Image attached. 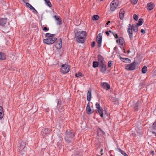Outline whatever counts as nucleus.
<instances>
[{
    "instance_id": "a18cd8bd",
    "label": "nucleus",
    "mask_w": 156,
    "mask_h": 156,
    "mask_svg": "<svg viewBox=\"0 0 156 156\" xmlns=\"http://www.w3.org/2000/svg\"><path fill=\"white\" fill-rule=\"evenodd\" d=\"M91 46L92 48H93L94 47V46H95V41H93L92 44H91Z\"/></svg>"
},
{
    "instance_id": "39448f33",
    "label": "nucleus",
    "mask_w": 156,
    "mask_h": 156,
    "mask_svg": "<svg viewBox=\"0 0 156 156\" xmlns=\"http://www.w3.org/2000/svg\"><path fill=\"white\" fill-rule=\"evenodd\" d=\"M57 40L56 37H51L43 39V41L44 43L47 44H50L54 43Z\"/></svg>"
},
{
    "instance_id": "13d9d810",
    "label": "nucleus",
    "mask_w": 156,
    "mask_h": 156,
    "mask_svg": "<svg viewBox=\"0 0 156 156\" xmlns=\"http://www.w3.org/2000/svg\"><path fill=\"white\" fill-rule=\"evenodd\" d=\"M101 154L102 155L103 154V153H101Z\"/></svg>"
},
{
    "instance_id": "6e6552de",
    "label": "nucleus",
    "mask_w": 156,
    "mask_h": 156,
    "mask_svg": "<svg viewBox=\"0 0 156 156\" xmlns=\"http://www.w3.org/2000/svg\"><path fill=\"white\" fill-rule=\"evenodd\" d=\"M102 40V36L101 34H99L97 38V42L98 44V47H100Z\"/></svg>"
},
{
    "instance_id": "5701e85b",
    "label": "nucleus",
    "mask_w": 156,
    "mask_h": 156,
    "mask_svg": "<svg viewBox=\"0 0 156 156\" xmlns=\"http://www.w3.org/2000/svg\"><path fill=\"white\" fill-rule=\"evenodd\" d=\"M111 100L116 105H118L119 104V101L117 98H114L113 97L111 98Z\"/></svg>"
},
{
    "instance_id": "8fccbe9b",
    "label": "nucleus",
    "mask_w": 156,
    "mask_h": 156,
    "mask_svg": "<svg viewBox=\"0 0 156 156\" xmlns=\"http://www.w3.org/2000/svg\"><path fill=\"white\" fill-rule=\"evenodd\" d=\"M105 33H106V34L108 36H109V32H108V31H106V32H105Z\"/></svg>"
},
{
    "instance_id": "58836bf2",
    "label": "nucleus",
    "mask_w": 156,
    "mask_h": 156,
    "mask_svg": "<svg viewBox=\"0 0 156 156\" xmlns=\"http://www.w3.org/2000/svg\"><path fill=\"white\" fill-rule=\"evenodd\" d=\"M82 75V73H76L75 74V76L76 77H79Z\"/></svg>"
},
{
    "instance_id": "473e14b6",
    "label": "nucleus",
    "mask_w": 156,
    "mask_h": 156,
    "mask_svg": "<svg viewBox=\"0 0 156 156\" xmlns=\"http://www.w3.org/2000/svg\"><path fill=\"white\" fill-rule=\"evenodd\" d=\"M131 2L133 4L135 5L136 4L138 1V0H130Z\"/></svg>"
},
{
    "instance_id": "e433bc0d",
    "label": "nucleus",
    "mask_w": 156,
    "mask_h": 156,
    "mask_svg": "<svg viewBox=\"0 0 156 156\" xmlns=\"http://www.w3.org/2000/svg\"><path fill=\"white\" fill-rule=\"evenodd\" d=\"M112 61H110L108 63V67H111L112 65Z\"/></svg>"
},
{
    "instance_id": "6e6d98bb",
    "label": "nucleus",
    "mask_w": 156,
    "mask_h": 156,
    "mask_svg": "<svg viewBox=\"0 0 156 156\" xmlns=\"http://www.w3.org/2000/svg\"><path fill=\"white\" fill-rule=\"evenodd\" d=\"M103 151V149H101V152Z\"/></svg>"
},
{
    "instance_id": "1a4fd4ad",
    "label": "nucleus",
    "mask_w": 156,
    "mask_h": 156,
    "mask_svg": "<svg viewBox=\"0 0 156 156\" xmlns=\"http://www.w3.org/2000/svg\"><path fill=\"white\" fill-rule=\"evenodd\" d=\"M96 108L98 109L97 111L101 117H103L104 113L103 111H102L100 108V106L99 104L96 103L95 104Z\"/></svg>"
},
{
    "instance_id": "c85d7f7f",
    "label": "nucleus",
    "mask_w": 156,
    "mask_h": 156,
    "mask_svg": "<svg viewBox=\"0 0 156 156\" xmlns=\"http://www.w3.org/2000/svg\"><path fill=\"white\" fill-rule=\"evenodd\" d=\"M46 2V4L49 7H51V2H50L49 0H44Z\"/></svg>"
},
{
    "instance_id": "4d7b16f0",
    "label": "nucleus",
    "mask_w": 156,
    "mask_h": 156,
    "mask_svg": "<svg viewBox=\"0 0 156 156\" xmlns=\"http://www.w3.org/2000/svg\"><path fill=\"white\" fill-rule=\"evenodd\" d=\"M23 1L24 2H25V1L24 0H23Z\"/></svg>"
},
{
    "instance_id": "0eeeda50",
    "label": "nucleus",
    "mask_w": 156,
    "mask_h": 156,
    "mask_svg": "<svg viewBox=\"0 0 156 156\" xmlns=\"http://www.w3.org/2000/svg\"><path fill=\"white\" fill-rule=\"evenodd\" d=\"M136 65V63L135 62L128 64L126 66V69L128 70H133L135 68Z\"/></svg>"
},
{
    "instance_id": "5fc2aeb1",
    "label": "nucleus",
    "mask_w": 156,
    "mask_h": 156,
    "mask_svg": "<svg viewBox=\"0 0 156 156\" xmlns=\"http://www.w3.org/2000/svg\"><path fill=\"white\" fill-rule=\"evenodd\" d=\"M152 133H153V134H156L155 132H152Z\"/></svg>"
},
{
    "instance_id": "864d4df0",
    "label": "nucleus",
    "mask_w": 156,
    "mask_h": 156,
    "mask_svg": "<svg viewBox=\"0 0 156 156\" xmlns=\"http://www.w3.org/2000/svg\"><path fill=\"white\" fill-rule=\"evenodd\" d=\"M110 23V21H108L107 23H106V25H108Z\"/></svg>"
},
{
    "instance_id": "c756f323",
    "label": "nucleus",
    "mask_w": 156,
    "mask_h": 156,
    "mask_svg": "<svg viewBox=\"0 0 156 156\" xmlns=\"http://www.w3.org/2000/svg\"><path fill=\"white\" fill-rule=\"evenodd\" d=\"M143 23V20L142 19H140L139 20L138 23L136 25L138 26H140L142 25Z\"/></svg>"
},
{
    "instance_id": "3c124183",
    "label": "nucleus",
    "mask_w": 156,
    "mask_h": 156,
    "mask_svg": "<svg viewBox=\"0 0 156 156\" xmlns=\"http://www.w3.org/2000/svg\"><path fill=\"white\" fill-rule=\"evenodd\" d=\"M109 32V33H112L113 35L114 34L115 32L112 31L111 30H109L108 31Z\"/></svg>"
},
{
    "instance_id": "bb28decb",
    "label": "nucleus",
    "mask_w": 156,
    "mask_h": 156,
    "mask_svg": "<svg viewBox=\"0 0 156 156\" xmlns=\"http://www.w3.org/2000/svg\"><path fill=\"white\" fill-rule=\"evenodd\" d=\"M98 62L94 61L93 62V67L95 68L97 67L98 66Z\"/></svg>"
},
{
    "instance_id": "412c9836",
    "label": "nucleus",
    "mask_w": 156,
    "mask_h": 156,
    "mask_svg": "<svg viewBox=\"0 0 156 156\" xmlns=\"http://www.w3.org/2000/svg\"><path fill=\"white\" fill-rule=\"evenodd\" d=\"M4 116V111L2 107L0 106V119H2Z\"/></svg>"
},
{
    "instance_id": "9d476101",
    "label": "nucleus",
    "mask_w": 156,
    "mask_h": 156,
    "mask_svg": "<svg viewBox=\"0 0 156 156\" xmlns=\"http://www.w3.org/2000/svg\"><path fill=\"white\" fill-rule=\"evenodd\" d=\"M62 46V41L61 39H60L58 41H57L55 44V47L58 49L61 48Z\"/></svg>"
},
{
    "instance_id": "b1692460",
    "label": "nucleus",
    "mask_w": 156,
    "mask_h": 156,
    "mask_svg": "<svg viewBox=\"0 0 156 156\" xmlns=\"http://www.w3.org/2000/svg\"><path fill=\"white\" fill-rule=\"evenodd\" d=\"M55 35V34H51L49 33H46V34L45 35V37H48V38L51 37H53Z\"/></svg>"
},
{
    "instance_id": "c03bdc74",
    "label": "nucleus",
    "mask_w": 156,
    "mask_h": 156,
    "mask_svg": "<svg viewBox=\"0 0 156 156\" xmlns=\"http://www.w3.org/2000/svg\"><path fill=\"white\" fill-rule=\"evenodd\" d=\"M48 30L49 29L46 27H44L43 29V30L44 31H48Z\"/></svg>"
},
{
    "instance_id": "f3484780",
    "label": "nucleus",
    "mask_w": 156,
    "mask_h": 156,
    "mask_svg": "<svg viewBox=\"0 0 156 156\" xmlns=\"http://www.w3.org/2000/svg\"><path fill=\"white\" fill-rule=\"evenodd\" d=\"M147 9L149 10H151L153 9L154 7V5L152 2L148 3L147 5Z\"/></svg>"
},
{
    "instance_id": "7c9ffc66",
    "label": "nucleus",
    "mask_w": 156,
    "mask_h": 156,
    "mask_svg": "<svg viewBox=\"0 0 156 156\" xmlns=\"http://www.w3.org/2000/svg\"><path fill=\"white\" fill-rule=\"evenodd\" d=\"M141 104V103L140 101H138L136 104L135 106V109H138V105Z\"/></svg>"
},
{
    "instance_id": "37998d69",
    "label": "nucleus",
    "mask_w": 156,
    "mask_h": 156,
    "mask_svg": "<svg viewBox=\"0 0 156 156\" xmlns=\"http://www.w3.org/2000/svg\"><path fill=\"white\" fill-rule=\"evenodd\" d=\"M57 24L58 25H61V24H62V22L60 20L57 21Z\"/></svg>"
},
{
    "instance_id": "72a5a7b5",
    "label": "nucleus",
    "mask_w": 156,
    "mask_h": 156,
    "mask_svg": "<svg viewBox=\"0 0 156 156\" xmlns=\"http://www.w3.org/2000/svg\"><path fill=\"white\" fill-rule=\"evenodd\" d=\"M120 152H121L122 154L124 156H128V155L126 153L124 152L123 151L120 150Z\"/></svg>"
},
{
    "instance_id": "f8f14e48",
    "label": "nucleus",
    "mask_w": 156,
    "mask_h": 156,
    "mask_svg": "<svg viewBox=\"0 0 156 156\" xmlns=\"http://www.w3.org/2000/svg\"><path fill=\"white\" fill-rule=\"evenodd\" d=\"M26 147V143L24 141H22L20 143V146L19 147V150L23 152L24 151V149Z\"/></svg>"
},
{
    "instance_id": "4c0bfd02",
    "label": "nucleus",
    "mask_w": 156,
    "mask_h": 156,
    "mask_svg": "<svg viewBox=\"0 0 156 156\" xmlns=\"http://www.w3.org/2000/svg\"><path fill=\"white\" fill-rule=\"evenodd\" d=\"M54 17L55 18V20L57 21L59 20H60V18L58 16H57L55 15L54 16Z\"/></svg>"
},
{
    "instance_id": "f03ea898",
    "label": "nucleus",
    "mask_w": 156,
    "mask_h": 156,
    "mask_svg": "<svg viewBox=\"0 0 156 156\" xmlns=\"http://www.w3.org/2000/svg\"><path fill=\"white\" fill-rule=\"evenodd\" d=\"M137 25H133L132 26L130 24L128 25V28L127 29V31L129 33V38L131 40L133 39V31L136 32L138 30Z\"/></svg>"
},
{
    "instance_id": "ddd939ff",
    "label": "nucleus",
    "mask_w": 156,
    "mask_h": 156,
    "mask_svg": "<svg viewBox=\"0 0 156 156\" xmlns=\"http://www.w3.org/2000/svg\"><path fill=\"white\" fill-rule=\"evenodd\" d=\"M7 22V19L5 18H2L0 19V25L5 27V25L6 24Z\"/></svg>"
},
{
    "instance_id": "f704fd0d",
    "label": "nucleus",
    "mask_w": 156,
    "mask_h": 156,
    "mask_svg": "<svg viewBox=\"0 0 156 156\" xmlns=\"http://www.w3.org/2000/svg\"><path fill=\"white\" fill-rule=\"evenodd\" d=\"M30 10H31L34 13L37 14L38 13L37 11L33 7Z\"/></svg>"
},
{
    "instance_id": "cd10ccee",
    "label": "nucleus",
    "mask_w": 156,
    "mask_h": 156,
    "mask_svg": "<svg viewBox=\"0 0 156 156\" xmlns=\"http://www.w3.org/2000/svg\"><path fill=\"white\" fill-rule=\"evenodd\" d=\"M147 71V67L146 66H144L142 69V72L143 73H145Z\"/></svg>"
},
{
    "instance_id": "c9c22d12",
    "label": "nucleus",
    "mask_w": 156,
    "mask_h": 156,
    "mask_svg": "<svg viewBox=\"0 0 156 156\" xmlns=\"http://www.w3.org/2000/svg\"><path fill=\"white\" fill-rule=\"evenodd\" d=\"M133 18L134 19L136 20H138V16L136 14H134L133 16Z\"/></svg>"
},
{
    "instance_id": "20e7f679",
    "label": "nucleus",
    "mask_w": 156,
    "mask_h": 156,
    "mask_svg": "<svg viewBox=\"0 0 156 156\" xmlns=\"http://www.w3.org/2000/svg\"><path fill=\"white\" fill-rule=\"evenodd\" d=\"M119 0H114L110 4V10L113 12L119 8Z\"/></svg>"
},
{
    "instance_id": "de8ad7c7",
    "label": "nucleus",
    "mask_w": 156,
    "mask_h": 156,
    "mask_svg": "<svg viewBox=\"0 0 156 156\" xmlns=\"http://www.w3.org/2000/svg\"><path fill=\"white\" fill-rule=\"evenodd\" d=\"M141 32L142 33H143V34H144L145 33V31L144 30H143V29H141Z\"/></svg>"
},
{
    "instance_id": "6ab92c4d",
    "label": "nucleus",
    "mask_w": 156,
    "mask_h": 156,
    "mask_svg": "<svg viewBox=\"0 0 156 156\" xmlns=\"http://www.w3.org/2000/svg\"><path fill=\"white\" fill-rule=\"evenodd\" d=\"M102 87L105 89L108 90L110 89V85L107 83H103L102 84Z\"/></svg>"
},
{
    "instance_id": "f257e3e1",
    "label": "nucleus",
    "mask_w": 156,
    "mask_h": 156,
    "mask_svg": "<svg viewBox=\"0 0 156 156\" xmlns=\"http://www.w3.org/2000/svg\"><path fill=\"white\" fill-rule=\"evenodd\" d=\"M86 35V33L85 31H78L75 34V38L78 42L83 43L84 42V37Z\"/></svg>"
},
{
    "instance_id": "2eb2a0df",
    "label": "nucleus",
    "mask_w": 156,
    "mask_h": 156,
    "mask_svg": "<svg viewBox=\"0 0 156 156\" xmlns=\"http://www.w3.org/2000/svg\"><path fill=\"white\" fill-rule=\"evenodd\" d=\"M100 67H101L100 69L101 71L103 73H105L106 70V65L105 64H101Z\"/></svg>"
},
{
    "instance_id": "9b49d317",
    "label": "nucleus",
    "mask_w": 156,
    "mask_h": 156,
    "mask_svg": "<svg viewBox=\"0 0 156 156\" xmlns=\"http://www.w3.org/2000/svg\"><path fill=\"white\" fill-rule=\"evenodd\" d=\"M87 113L88 114H91L93 112V110H92L90 107V103H88L86 107Z\"/></svg>"
},
{
    "instance_id": "79ce46f5",
    "label": "nucleus",
    "mask_w": 156,
    "mask_h": 156,
    "mask_svg": "<svg viewBox=\"0 0 156 156\" xmlns=\"http://www.w3.org/2000/svg\"><path fill=\"white\" fill-rule=\"evenodd\" d=\"M153 128L154 129H156V121L153 125Z\"/></svg>"
},
{
    "instance_id": "4be33fe9",
    "label": "nucleus",
    "mask_w": 156,
    "mask_h": 156,
    "mask_svg": "<svg viewBox=\"0 0 156 156\" xmlns=\"http://www.w3.org/2000/svg\"><path fill=\"white\" fill-rule=\"evenodd\" d=\"M103 112L104 114L103 115V117H102L103 119H106L107 120H108L109 119V117L108 116V114L106 113V112L105 111H104Z\"/></svg>"
},
{
    "instance_id": "bf43d9fd",
    "label": "nucleus",
    "mask_w": 156,
    "mask_h": 156,
    "mask_svg": "<svg viewBox=\"0 0 156 156\" xmlns=\"http://www.w3.org/2000/svg\"><path fill=\"white\" fill-rule=\"evenodd\" d=\"M130 51H128V52H129Z\"/></svg>"
},
{
    "instance_id": "2f4dec72",
    "label": "nucleus",
    "mask_w": 156,
    "mask_h": 156,
    "mask_svg": "<svg viewBox=\"0 0 156 156\" xmlns=\"http://www.w3.org/2000/svg\"><path fill=\"white\" fill-rule=\"evenodd\" d=\"M26 5L30 9H31L33 7L28 2L26 3Z\"/></svg>"
},
{
    "instance_id": "ea45409f",
    "label": "nucleus",
    "mask_w": 156,
    "mask_h": 156,
    "mask_svg": "<svg viewBox=\"0 0 156 156\" xmlns=\"http://www.w3.org/2000/svg\"><path fill=\"white\" fill-rule=\"evenodd\" d=\"M43 132L45 134H47L48 133V129H45L43 130Z\"/></svg>"
},
{
    "instance_id": "603ef678",
    "label": "nucleus",
    "mask_w": 156,
    "mask_h": 156,
    "mask_svg": "<svg viewBox=\"0 0 156 156\" xmlns=\"http://www.w3.org/2000/svg\"><path fill=\"white\" fill-rule=\"evenodd\" d=\"M151 154L152 155H154V151H152L151 152Z\"/></svg>"
},
{
    "instance_id": "052dcab7",
    "label": "nucleus",
    "mask_w": 156,
    "mask_h": 156,
    "mask_svg": "<svg viewBox=\"0 0 156 156\" xmlns=\"http://www.w3.org/2000/svg\"><path fill=\"white\" fill-rule=\"evenodd\" d=\"M101 1H103V0H100Z\"/></svg>"
},
{
    "instance_id": "aec40b11",
    "label": "nucleus",
    "mask_w": 156,
    "mask_h": 156,
    "mask_svg": "<svg viewBox=\"0 0 156 156\" xmlns=\"http://www.w3.org/2000/svg\"><path fill=\"white\" fill-rule=\"evenodd\" d=\"M125 11L123 9H121L119 12V17L121 20H122L124 17Z\"/></svg>"
},
{
    "instance_id": "a211bd4d",
    "label": "nucleus",
    "mask_w": 156,
    "mask_h": 156,
    "mask_svg": "<svg viewBox=\"0 0 156 156\" xmlns=\"http://www.w3.org/2000/svg\"><path fill=\"white\" fill-rule=\"evenodd\" d=\"M98 61L100 62L101 64H104L105 61L103 57L100 55H98Z\"/></svg>"
},
{
    "instance_id": "a19ab883",
    "label": "nucleus",
    "mask_w": 156,
    "mask_h": 156,
    "mask_svg": "<svg viewBox=\"0 0 156 156\" xmlns=\"http://www.w3.org/2000/svg\"><path fill=\"white\" fill-rule=\"evenodd\" d=\"M122 59L125 60V61H124L123 62H127L129 61V59L127 58H122Z\"/></svg>"
},
{
    "instance_id": "a878e982",
    "label": "nucleus",
    "mask_w": 156,
    "mask_h": 156,
    "mask_svg": "<svg viewBox=\"0 0 156 156\" xmlns=\"http://www.w3.org/2000/svg\"><path fill=\"white\" fill-rule=\"evenodd\" d=\"M100 17L98 15H94L92 17V19L93 20H97L99 19Z\"/></svg>"
},
{
    "instance_id": "680f3d73",
    "label": "nucleus",
    "mask_w": 156,
    "mask_h": 156,
    "mask_svg": "<svg viewBox=\"0 0 156 156\" xmlns=\"http://www.w3.org/2000/svg\"><path fill=\"white\" fill-rule=\"evenodd\" d=\"M155 17L156 18V15H155Z\"/></svg>"
},
{
    "instance_id": "423d86ee",
    "label": "nucleus",
    "mask_w": 156,
    "mask_h": 156,
    "mask_svg": "<svg viewBox=\"0 0 156 156\" xmlns=\"http://www.w3.org/2000/svg\"><path fill=\"white\" fill-rule=\"evenodd\" d=\"M61 72L63 73H66L68 72L70 69L69 66L67 65H63L61 66Z\"/></svg>"
},
{
    "instance_id": "49530a36",
    "label": "nucleus",
    "mask_w": 156,
    "mask_h": 156,
    "mask_svg": "<svg viewBox=\"0 0 156 156\" xmlns=\"http://www.w3.org/2000/svg\"><path fill=\"white\" fill-rule=\"evenodd\" d=\"M113 35L114 36L115 38H117L118 37L117 34H115V33L114 34H113Z\"/></svg>"
},
{
    "instance_id": "7ed1b4c3",
    "label": "nucleus",
    "mask_w": 156,
    "mask_h": 156,
    "mask_svg": "<svg viewBox=\"0 0 156 156\" xmlns=\"http://www.w3.org/2000/svg\"><path fill=\"white\" fill-rule=\"evenodd\" d=\"M74 137V133L70 130H67L66 133L65 138L66 141L68 143H71Z\"/></svg>"
},
{
    "instance_id": "dca6fc26",
    "label": "nucleus",
    "mask_w": 156,
    "mask_h": 156,
    "mask_svg": "<svg viewBox=\"0 0 156 156\" xmlns=\"http://www.w3.org/2000/svg\"><path fill=\"white\" fill-rule=\"evenodd\" d=\"M91 98V90L89 89L87 94V100L88 101H90Z\"/></svg>"
},
{
    "instance_id": "09e8293b",
    "label": "nucleus",
    "mask_w": 156,
    "mask_h": 156,
    "mask_svg": "<svg viewBox=\"0 0 156 156\" xmlns=\"http://www.w3.org/2000/svg\"><path fill=\"white\" fill-rule=\"evenodd\" d=\"M58 104L60 105H61V101L60 100H58Z\"/></svg>"
},
{
    "instance_id": "393cba45",
    "label": "nucleus",
    "mask_w": 156,
    "mask_h": 156,
    "mask_svg": "<svg viewBox=\"0 0 156 156\" xmlns=\"http://www.w3.org/2000/svg\"><path fill=\"white\" fill-rule=\"evenodd\" d=\"M5 58V56L4 54L0 52V59L2 60H4Z\"/></svg>"
},
{
    "instance_id": "4468645a",
    "label": "nucleus",
    "mask_w": 156,
    "mask_h": 156,
    "mask_svg": "<svg viewBox=\"0 0 156 156\" xmlns=\"http://www.w3.org/2000/svg\"><path fill=\"white\" fill-rule=\"evenodd\" d=\"M117 43L121 46L123 45L125 43V41L123 38L120 37L116 41Z\"/></svg>"
}]
</instances>
